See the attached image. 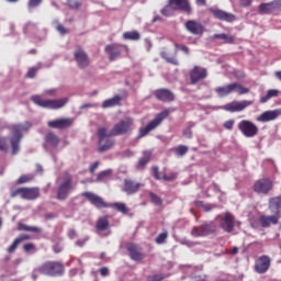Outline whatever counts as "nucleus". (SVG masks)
Listing matches in <instances>:
<instances>
[{
	"instance_id": "f257e3e1",
	"label": "nucleus",
	"mask_w": 281,
	"mask_h": 281,
	"mask_svg": "<svg viewBox=\"0 0 281 281\" xmlns=\"http://www.w3.org/2000/svg\"><path fill=\"white\" fill-rule=\"evenodd\" d=\"M111 132L108 131L106 127H99L98 128V151L99 153H105L110 149H112L115 145V139L112 138Z\"/></svg>"
},
{
	"instance_id": "f03ea898",
	"label": "nucleus",
	"mask_w": 281,
	"mask_h": 281,
	"mask_svg": "<svg viewBox=\"0 0 281 281\" xmlns=\"http://www.w3.org/2000/svg\"><path fill=\"white\" fill-rule=\"evenodd\" d=\"M175 110L165 109V111L156 114V117L151 120L145 127L139 130L138 138H143L151 131L157 128Z\"/></svg>"
},
{
	"instance_id": "7ed1b4c3",
	"label": "nucleus",
	"mask_w": 281,
	"mask_h": 281,
	"mask_svg": "<svg viewBox=\"0 0 281 281\" xmlns=\"http://www.w3.org/2000/svg\"><path fill=\"white\" fill-rule=\"evenodd\" d=\"M217 229L218 226L214 222H204L202 225L191 228V236L193 238H203L204 236L216 234Z\"/></svg>"
},
{
	"instance_id": "20e7f679",
	"label": "nucleus",
	"mask_w": 281,
	"mask_h": 281,
	"mask_svg": "<svg viewBox=\"0 0 281 281\" xmlns=\"http://www.w3.org/2000/svg\"><path fill=\"white\" fill-rule=\"evenodd\" d=\"M250 90L240 83L233 82L224 87L215 88V92L220 98L227 97L228 94L236 92L237 94H247Z\"/></svg>"
},
{
	"instance_id": "39448f33",
	"label": "nucleus",
	"mask_w": 281,
	"mask_h": 281,
	"mask_svg": "<svg viewBox=\"0 0 281 281\" xmlns=\"http://www.w3.org/2000/svg\"><path fill=\"white\" fill-rule=\"evenodd\" d=\"M31 100L38 106L52 110H58L65 106L68 102L67 98L58 100H43L41 95L36 94L31 98Z\"/></svg>"
},
{
	"instance_id": "423d86ee",
	"label": "nucleus",
	"mask_w": 281,
	"mask_h": 281,
	"mask_svg": "<svg viewBox=\"0 0 281 281\" xmlns=\"http://www.w3.org/2000/svg\"><path fill=\"white\" fill-rule=\"evenodd\" d=\"M31 127L32 124L30 122H26L25 125L15 124L12 126L13 136L11 137V146L13 155H15L20 150V143L23 137L22 131H27Z\"/></svg>"
},
{
	"instance_id": "0eeeda50",
	"label": "nucleus",
	"mask_w": 281,
	"mask_h": 281,
	"mask_svg": "<svg viewBox=\"0 0 281 281\" xmlns=\"http://www.w3.org/2000/svg\"><path fill=\"white\" fill-rule=\"evenodd\" d=\"M38 271L44 276H61L65 271V267L58 261H47L38 268Z\"/></svg>"
},
{
	"instance_id": "6e6552de",
	"label": "nucleus",
	"mask_w": 281,
	"mask_h": 281,
	"mask_svg": "<svg viewBox=\"0 0 281 281\" xmlns=\"http://www.w3.org/2000/svg\"><path fill=\"white\" fill-rule=\"evenodd\" d=\"M72 176L69 172H65L64 182H61L57 189V199L58 200H66L70 190L72 189Z\"/></svg>"
},
{
	"instance_id": "1a4fd4ad",
	"label": "nucleus",
	"mask_w": 281,
	"mask_h": 281,
	"mask_svg": "<svg viewBox=\"0 0 281 281\" xmlns=\"http://www.w3.org/2000/svg\"><path fill=\"white\" fill-rule=\"evenodd\" d=\"M134 121L132 119L123 120L114 125L110 131V135L121 136L124 134H130L133 131Z\"/></svg>"
},
{
	"instance_id": "9d476101",
	"label": "nucleus",
	"mask_w": 281,
	"mask_h": 281,
	"mask_svg": "<svg viewBox=\"0 0 281 281\" xmlns=\"http://www.w3.org/2000/svg\"><path fill=\"white\" fill-rule=\"evenodd\" d=\"M237 127L240 133L246 137H255L259 133L258 126L248 120H241L237 124Z\"/></svg>"
},
{
	"instance_id": "9b49d317",
	"label": "nucleus",
	"mask_w": 281,
	"mask_h": 281,
	"mask_svg": "<svg viewBox=\"0 0 281 281\" xmlns=\"http://www.w3.org/2000/svg\"><path fill=\"white\" fill-rule=\"evenodd\" d=\"M273 189V181L269 178H261L254 182L252 190L259 194H268Z\"/></svg>"
},
{
	"instance_id": "f8f14e48",
	"label": "nucleus",
	"mask_w": 281,
	"mask_h": 281,
	"mask_svg": "<svg viewBox=\"0 0 281 281\" xmlns=\"http://www.w3.org/2000/svg\"><path fill=\"white\" fill-rule=\"evenodd\" d=\"M104 50L109 55V59L111 61H114L115 59L122 56V53L124 50L128 52V47L123 44L114 43V44L108 45Z\"/></svg>"
},
{
	"instance_id": "ddd939ff",
	"label": "nucleus",
	"mask_w": 281,
	"mask_h": 281,
	"mask_svg": "<svg viewBox=\"0 0 281 281\" xmlns=\"http://www.w3.org/2000/svg\"><path fill=\"white\" fill-rule=\"evenodd\" d=\"M271 267V258L267 255L260 256L256 259L254 271L259 274L267 273Z\"/></svg>"
},
{
	"instance_id": "4468645a",
	"label": "nucleus",
	"mask_w": 281,
	"mask_h": 281,
	"mask_svg": "<svg viewBox=\"0 0 281 281\" xmlns=\"http://www.w3.org/2000/svg\"><path fill=\"white\" fill-rule=\"evenodd\" d=\"M254 104V101H247V100H243V101H233L231 103H227L225 105L222 106V110L226 111V112H241L244 110H246V108Z\"/></svg>"
},
{
	"instance_id": "2eb2a0df",
	"label": "nucleus",
	"mask_w": 281,
	"mask_h": 281,
	"mask_svg": "<svg viewBox=\"0 0 281 281\" xmlns=\"http://www.w3.org/2000/svg\"><path fill=\"white\" fill-rule=\"evenodd\" d=\"M207 77V69L203 67L195 66L191 71H189V78L191 85H196Z\"/></svg>"
},
{
	"instance_id": "dca6fc26",
	"label": "nucleus",
	"mask_w": 281,
	"mask_h": 281,
	"mask_svg": "<svg viewBox=\"0 0 281 281\" xmlns=\"http://www.w3.org/2000/svg\"><path fill=\"white\" fill-rule=\"evenodd\" d=\"M184 29L187 30V32L195 36H202L205 32V26L195 20L187 21V23H184Z\"/></svg>"
},
{
	"instance_id": "f3484780",
	"label": "nucleus",
	"mask_w": 281,
	"mask_h": 281,
	"mask_svg": "<svg viewBox=\"0 0 281 281\" xmlns=\"http://www.w3.org/2000/svg\"><path fill=\"white\" fill-rule=\"evenodd\" d=\"M82 196H85L86 199H88L91 202V205H94V207H97L98 210H102L104 207H109V203L104 202V200L92 193V192H83Z\"/></svg>"
},
{
	"instance_id": "a211bd4d",
	"label": "nucleus",
	"mask_w": 281,
	"mask_h": 281,
	"mask_svg": "<svg viewBox=\"0 0 281 281\" xmlns=\"http://www.w3.org/2000/svg\"><path fill=\"white\" fill-rule=\"evenodd\" d=\"M75 120L71 117H64L48 122V126L56 130H67L72 126Z\"/></svg>"
},
{
	"instance_id": "6ab92c4d",
	"label": "nucleus",
	"mask_w": 281,
	"mask_h": 281,
	"mask_svg": "<svg viewBox=\"0 0 281 281\" xmlns=\"http://www.w3.org/2000/svg\"><path fill=\"white\" fill-rule=\"evenodd\" d=\"M281 9V1L274 0L270 3H261L258 7V13L260 14H271L274 11H278Z\"/></svg>"
},
{
	"instance_id": "aec40b11",
	"label": "nucleus",
	"mask_w": 281,
	"mask_h": 281,
	"mask_svg": "<svg viewBox=\"0 0 281 281\" xmlns=\"http://www.w3.org/2000/svg\"><path fill=\"white\" fill-rule=\"evenodd\" d=\"M75 59L78 64V66L83 69L87 68L90 65V59L88 54L81 48V47H77L75 54Z\"/></svg>"
},
{
	"instance_id": "412c9836",
	"label": "nucleus",
	"mask_w": 281,
	"mask_h": 281,
	"mask_svg": "<svg viewBox=\"0 0 281 281\" xmlns=\"http://www.w3.org/2000/svg\"><path fill=\"white\" fill-rule=\"evenodd\" d=\"M281 218V215H260L258 218L260 227L268 228L271 227V225H278L279 221Z\"/></svg>"
},
{
	"instance_id": "4be33fe9",
	"label": "nucleus",
	"mask_w": 281,
	"mask_h": 281,
	"mask_svg": "<svg viewBox=\"0 0 281 281\" xmlns=\"http://www.w3.org/2000/svg\"><path fill=\"white\" fill-rule=\"evenodd\" d=\"M221 227L227 234H232V232L235 229V216L232 213L224 214V217H222Z\"/></svg>"
},
{
	"instance_id": "5701e85b",
	"label": "nucleus",
	"mask_w": 281,
	"mask_h": 281,
	"mask_svg": "<svg viewBox=\"0 0 281 281\" xmlns=\"http://www.w3.org/2000/svg\"><path fill=\"white\" fill-rule=\"evenodd\" d=\"M209 11H211V13L213 14V16H215V19L224 21V22H235L236 21V15L228 13L226 11L220 10V9H210Z\"/></svg>"
},
{
	"instance_id": "b1692460",
	"label": "nucleus",
	"mask_w": 281,
	"mask_h": 281,
	"mask_svg": "<svg viewBox=\"0 0 281 281\" xmlns=\"http://www.w3.org/2000/svg\"><path fill=\"white\" fill-rule=\"evenodd\" d=\"M127 251L130 252L132 260H135V262H140V260L145 258V255L143 254V249L136 244H133V243L128 244Z\"/></svg>"
},
{
	"instance_id": "393cba45",
	"label": "nucleus",
	"mask_w": 281,
	"mask_h": 281,
	"mask_svg": "<svg viewBox=\"0 0 281 281\" xmlns=\"http://www.w3.org/2000/svg\"><path fill=\"white\" fill-rule=\"evenodd\" d=\"M169 5L175 10L184 11L187 14H192V8L188 0H169Z\"/></svg>"
},
{
	"instance_id": "a878e982",
	"label": "nucleus",
	"mask_w": 281,
	"mask_h": 281,
	"mask_svg": "<svg viewBox=\"0 0 281 281\" xmlns=\"http://www.w3.org/2000/svg\"><path fill=\"white\" fill-rule=\"evenodd\" d=\"M110 228H111V225H110L108 216H102V217L98 218L95 229L100 236H102L103 232H108V234H105V236H110V234H111Z\"/></svg>"
},
{
	"instance_id": "bb28decb",
	"label": "nucleus",
	"mask_w": 281,
	"mask_h": 281,
	"mask_svg": "<svg viewBox=\"0 0 281 281\" xmlns=\"http://www.w3.org/2000/svg\"><path fill=\"white\" fill-rule=\"evenodd\" d=\"M143 186H144L143 183L136 182L132 179H125L124 186H123V191L126 192L128 195H132V194H135L136 192H138Z\"/></svg>"
},
{
	"instance_id": "cd10ccee",
	"label": "nucleus",
	"mask_w": 281,
	"mask_h": 281,
	"mask_svg": "<svg viewBox=\"0 0 281 281\" xmlns=\"http://www.w3.org/2000/svg\"><path fill=\"white\" fill-rule=\"evenodd\" d=\"M154 97H156L158 101H162V102L175 101V94L168 89H158L154 91Z\"/></svg>"
},
{
	"instance_id": "c85d7f7f",
	"label": "nucleus",
	"mask_w": 281,
	"mask_h": 281,
	"mask_svg": "<svg viewBox=\"0 0 281 281\" xmlns=\"http://www.w3.org/2000/svg\"><path fill=\"white\" fill-rule=\"evenodd\" d=\"M268 209L277 216H281V196H273L269 199Z\"/></svg>"
},
{
	"instance_id": "c756f323",
	"label": "nucleus",
	"mask_w": 281,
	"mask_h": 281,
	"mask_svg": "<svg viewBox=\"0 0 281 281\" xmlns=\"http://www.w3.org/2000/svg\"><path fill=\"white\" fill-rule=\"evenodd\" d=\"M279 116L278 111H266L257 116L258 122H270L276 120Z\"/></svg>"
},
{
	"instance_id": "7c9ffc66",
	"label": "nucleus",
	"mask_w": 281,
	"mask_h": 281,
	"mask_svg": "<svg viewBox=\"0 0 281 281\" xmlns=\"http://www.w3.org/2000/svg\"><path fill=\"white\" fill-rule=\"evenodd\" d=\"M40 196L38 188H24L23 199L25 200H35Z\"/></svg>"
},
{
	"instance_id": "2f4dec72",
	"label": "nucleus",
	"mask_w": 281,
	"mask_h": 281,
	"mask_svg": "<svg viewBox=\"0 0 281 281\" xmlns=\"http://www.w3.org/2000/svg\"><path fill=\"white\" fill-rule=\"evenodd\" d=\"M19 232H30L31 234H42L43 229L38 226H29L23 223L18 224Z\"/></svg>"
},
{
	"instance_id": "473e14b6",
	"label": "nucleus",
	"mask_w": 281,
	"mask_h": 281,
	"mask_svg": "<svg viewBox=\"0 0 281 281\" xmlns=\"http://www.w3.org/2000/svg\"><path fill=\"white\" fill-rule=\"evenodd\" d=\"M121 101H122V97L119 95V94H116L115 97L105 100V101L102 103V108H103V109H108V108H113V106L120 105V104H121Z\"/></svg>"
},
{
	"instance_id": "72a5a7b5",
	"label": "nucleus",
	"mask_w": 281,
	"mask_h": 281,
	"mask_svg": "<svg viewBox=\"0 0 281 281\" xmlns=\"http://www.w3.org/2000/svg\"><path fill=\"white\" fill-rule=\"evenodd\" d=\"M153 150H144L143 156L138 160V167L145 168L146 165L151 160Z\"/></svg>"
},
{
	"instance_id": "f704fd0d",
	"label": "nucleus",
	"mask_w": 281,
	"mask_h": 281,
	"mask_svg": "<svg viewBox=\"0 0 281 281\" xmlns=\"http://www.w3.org/2000/svg\"><path fill=\"white\" fill-rule=\"evenodd\" d=\"M109 207H112L116 212H121V214H127L130 212V209L126 206V204L122 202L110 203Z\"/></svg>"
},
{
	"instance_id": "c9c22d12",
	"label": "nucleus",
	"mask_w": 281,
	"mask_h": 281,
	"mask_svg": "<svg viewBox=\"0 0 281 281\" xmlns=\"http://www.w3.org/2000/svg\"><path fill=\"white\" fill-rule=\"evenodd\" d=\"M213 40H222L224 44H235L236 37L227 34H215L213 35Z\"/></svg>"
},
{
	"instance_id": "e433bc0d",
	"label": "nucleus",
	"mask_w": 281,
	"mask_h": 281,
	"mask_svg": "<svg viewBox=\"0 0 281 281\" xmlns=\"http://www.w3.org/2000/svg\"><path fill=\"white\" fill-rule=\"evenodd\" d=\"M279 93H280L279 90H277V89H270V90L267 91V94H266V95L260 97L259 102H260V103H267L271 98L278 97Z\"/></svg>"
},
{
	"instance_id": "4c0bfd02",
	"label": "nucleus",
	"mask_w": 281,
	"mask_h": 281,
	"mask_svg": "<svg viewBox=\"0 0 281 281\" xmlns=\"http://www.w3.org/2000/svg\"><path fill=\"white\" fill-rule=\"evenodd\" d=\"M45 140L50 144L53 147H57L58 144L60 143V139L59 137L54 134V133H48L46 136H45Z\"/></svg>"
},
{
	"instance_id": "58836bf2",
	"label": "nucleus",
	"mask_w": 281,
	"mask_h": 281,
	"mask_svg": "<svg viewBox=\"0 0 281 281\" xmlns=\"http://www.w3.org/2000/svg\"><path fill=\"white\" fill-rule=\"evenodd\" d=\"M124 40H130V41H139L140 40V34L137 31L133 32H126L123 34Z\"/></svg>"
},
{
	"instance_id": "ea45409f",
	"label": "nucleus",
	"mask_w": 281,
	"mask_h": 281,
	"mask_svg": "<svg viewBox=\"0 0 281 281\" xmlns=\"http://www.w3.org/2000/svg\"><path fill=\"white\" fill-rule=\"evenodd\" d=\"M189 151V147L186 145H178V147L173 148V153L178 157L184 156Z\"/></svg>"
},
{
	"instance_id": "a19ab883",
	"label": "nucleus",
	"mask_w": 281,
	"mask_h": 281,
	"mask_svg": "<svg viewBox=\"0 0 281 281\" xmlns=\"http://www.w3.org/2000/svg\"><path fill=\"white\" fill-rule=\"evenodd\" d=\"M194 125L195 124L193 122H189V124H187V127L182 131V136H184L186 138H192V127H194Z\"/></svg>"
},
{
	"instance_id": "79ce46f5",
	"label": "nucleus",
	"mask_w": 281,
	"mask_h": 281,
	"mask_svg": "<svg viewBox=\"0 0 281 281\" xmlns=\"http://www.w3.org/2000/svg\"><path fill=\"white\" fill-rule=\"evenodd\" d=\"M35 178V176L33 173H29V175H23L21 176L18 180L16 183L18 184H24L27 183L30 181H32Z\"/></svg>"
},
{
	"instance_id": "37998d69",
	"label": "nucleus",
	"mask_w": 281,
	"mask_h": 281,
	"mask_svg": "<svg viewBox=\"0 0 281 281\" xmlns=\"http://www.w3.org/2000/svg\"><path fill=\"white\" fill-rule=\"evenodd\" d=\"M67 5L75 11L80 10L82 3L79 0H67Z\"/></svg>"
},
{
	"instance_id": "c03bdc74",
	"label": "nucleus",
	"mask_w": 281,
	"mask_h": 281,
	"mask_svg": "<svg viewBox=\"0 0 281 281\" xmlns=\"http://www.w3.org/2000/svg\"><path fill=\"white\" fill-rule=\"evenodd\" d=\"M149 199L154 205H162V199L154 192H149Z\"/></svg>"
},
{
	"instance_id": "a18cd8bd",
	"label": "nucleus",
	"mask_w": 281,
	"mask_h": 281,
	"mask_svg": "<svg viewBox=\"0 0 281 281\" xmlns=\"http://www.w3.org/2000/svg\"><path fill=\"white\" fill-rule=\"evenodd\" d=\"M160 56H162V59L167 60V63L173 65V66H178L179 61L176 57H168L167 53H162L160 54Z\"/></svg>"
},
{
	"instance_id": "49530a36",
	"label": "nucleus",
	"mask_w": 281,
	"mask_h": 281,
	"mask_svg": "<svg viewBox=\"0 0 281 281\" xmlns=\"http://www.w3.org/2000/svg\"><path fill=\"white\" fill-rule=\"evenodd\" d=\"M43 0H29L27 2V9L29 11H32L33 9H36L42 4Z\"/></svg>"
},
{
	"instance_id": "de8ad7c7",
	"label": "nucleus",
	"mask_w": 281,
	"mask_h": 281,
	"mask_svg": "<svg viewBox=\"0 0 281 281\" xmlns=\"http://www.w3.org/2000/svg\"><path fill=\"white\" fill-rule=\"evenodd\" d=\"M168 238V233H160L158 237H156V245H164Z\"/></svg>"
},
{
	"instance_id": "09e8293b",
	"label": "nucleus",
	"mask_w": 281,
	"mask_h": 281,
	"mask_svg": "<svg viewBox=\"0 0 281 281\" xmlns=\"http://www.w3.org/2000/svg\"><path fill=\"white\" fill-rule=\"evenodd\" d=\"M112 173V170H105L98 175L97 180L98 181H105Z\"/></svg>"
},
{
	"instance_id": "8fccbe9b",
	"label": "nucleus",
	"mask_w": 281,
	"mask_h": 281,
	"mask_svg": "<svg viewBox=\"0 0 281 281\" xmlns=\"http://www.w3.org/2000/svg\"><path fill=\"white\" fill-rule=\"evenodd\" d=\"M160 13H162V15H165V16L173 15L172 5H170V3H169V5L162 8V10H160Z\"/></svg>"
},
{
	"instance_id": "3c124183",
	"label": "nucleus",
	"mask_w": 281,
	"mask_h": 281,
	"mask_svg": "<svg viewBox=\"0 0 281 281\" xmlns=\"http://www.w3.org/2000/svg\"><path fill=\"white\" fill-rule=\"evenodd\" d=\"M19 245H21V243L19 241L18 237L14 239V241L12 243V245L8 248V254H14V251L18 249Z\"/></svg>"
},
{
	"instance_id": "603ef678",
	"label": "nucleus",
	"mask_w": 281,
	"mask_h": 281,
	"mask_svg": "<svg viewBox=\"0 0 281 281\" xmlns=\"http://www.w3.org/2000/svg\"><path fill=\"white\" fill-rule=\"evenodd\" d=\"M23 249L26 254H31V251H36V246L32 243H27L23 246Z\"/></svg>"
},
{
	"instance_id": "864d4df0",
	"label": "nucleus",
	"mask_w": 281,
	"mask_h": 281,
	"mask_svg": "<svg viewBox=\"0 0 281 281\" xmlns=\"http://www.w3.org/2000/svg\"><path fill=\"white\" fill-rule=\"evenodd\" d=\"M148 281H162L165 280V276L161 273L158 274H151L147 278Z\"/></svg>"
},
{
	"instance_id": "5fc2aeb1",
	"label": "nucleus",
	"mask_w": 281,
	"mask_h": 281,
	"mask_svg": "<svg viewBox=\"0 0 281 281\" xmlns=\"http://www.w3.org/2000/svg\"><path fill=\"white\" fill-rule=\"evenodd\" d=\"M18 195H21V198L23 199V196H24V188H18V189L11 191V196L12 198H15Z\"/></svg>"
},
{
	"instance_id": "6e6d98bb",
	"label": "nucleus",
	"mask_w": 281,
	"mask_h": 281,
	"mask_svg": "<svg viewBox=\"0 0 281 281\" xmlns=\"http://www.w3.org/2000/svg\"><path fill=\"white\" fill-rule=\"evenodd\" d=\"M173 47H176V50H182L184 52V54L189 55L190 54V48L184 46V45H181V44H173Z\"/></svg>"
},
{
	"instance_id": "4d7b16f0",
	"label": "nucleus",
	"mask_w": 281,
	"mask_h": 281,
	"mask_svg": "<svg viewBox=\"0 0 281 281\" xmlns=\"http://www.w3.org/2000/svg\"><path fill=\"white\" fill-rule=\"evenodd\" d=\"M254 0H237L238 7L248 8L252 4Z\"/></svg>"
},
{
	"instance_id": "13d9d810",
	"label": "nucleus",
	"mask_w": 281,
	"mask_h": 281,
	"mask_svg": "<svg viewBox=\"0 0 281 281\" xmlns=\"http://www.w3.org/2000/svg\"><path fill=\"white\" fill-rule=\"evenodd\" d=\"M177 172H171L170 175L162 176V179H165V181H173L177 179Z\"/></svg>"
},
{
	"instance_id": "bf43d9fd",
	"label": "nucleus",
	"mask_w": 281,
	"mask_h": 281,
	"mask_svg": "<svg viewBox=\"0 0 281 281\" xmlns=\"http://www.w3.org/2000/svg\"><path fill=\"white\" fill-rule=\"evenodd\" d=\"M235 125V120H228L226 122H224V128L232 131L234 128Z\"/></svg>"
},
{
	"instance_id": "052dcab7",
	"label": "nucleus",
	"mask_w": 281,
	"mask_h": 281,
	"mask_svg": "<svg viewBox=\"0 0 281 281\" xmlns=\"http://www.w3.org/2000/svg\"><path fill=\"white\" fill-rule=\"evenodd\" d=\"M37 71H38V68L32 67V68H30L26 77L27 78H34L36 76Z\"/></svg>"
},
{
	"instance_id": "680f3d73",
	"label": "nucleus",
	"mask_w": 281,
	"mask_h": 281,
	"mask_svg": "<svg viewBox=\"0 0 281 281\" xmlns=\"http://www.w3.org/2000/svg\"><path fill=\"white\" fill-rule=\"evenodd\" d=\"M151 171H154V178H156V180L161 179V177L159 175V168L157 166L151 167Z\"/></svg>"
},
{
	"instance_id": "e2e57ef3",
	"label": "nucleus",
	"mask_w": 281,
	"mask_h": 281,
	"mask_svg": "<svg viewBox=\"0 0 281 281\" xmlns=\"http://www.w3.org/2000/svg\"><path fill=\"white\" fill-rule=\"evenodd\" d=\"M57 31H58L61 35H65V34L69 33V31H68L63 24H58V25H57Z\"/></svg>"
},
{
	"instance_id": "0e129e2a",
	"label": "nucleus",
	"mask_w": 281,
	"mask_h": 281,
	"mask_svg": "<svg viewBox=\"0 0 281 281\" xmlns=\"http://www.w3.org/2000/svg\"><path fill=\"white\" fill-rule=\"evenodd\" d=\"M8 145L5 138H0V150L7 151Z\"/></svg>"
},
{
	"instance_id": "69168bd1",
	"label": "nucleus",
	"mask_w": 281,
	"mask_h": 281,
	"mask_svg": "<svg viewBox=\"0 0 281 281\" xmlns=\"http://www.w3.org/2000/svg\"><path fill=\"white\" fill-rule=\"evenodd\" d=\"M31 236L30 235H27V234H22V235H20L19 237H18V239H19V241L20 243H24V240H31Z\"/></svg>"
},
{
	"instance_id": "338daca9",
	"label": "nucleus",
	"mask_w": 281,
	"mask_h": 281,
	"mask_svg": "<svg viewBox=\"0 0 281 281\" xmlns=\"http://www.w3.org/2000/svg\"><path fill=\"white\" fill-rule=\"evenodd\" d=\"M100 273H101V276H103V278H105L106 276L110 274V270H109V268L103 267L100 269Z\"/></svg>"
},
{
	"instance_id": "774afa93",
	"label": "nucleus",
	"mask_w": 281,
	"mask_h": 281,
	"mask_svg": "<svg viewBox=\"0 0 281 281\" xmlns=\"http://www.w3.org/2000/svg\"><path fill=\"white\" fill-rule=\"evenodd\" d=\"M100 162L95 161L93 165L90 166V172L94 173V171L98 169Z\"/></svg>"
}]
</instances>
